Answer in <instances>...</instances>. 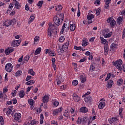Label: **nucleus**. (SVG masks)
<instances>
[{
  "label": "nucleus",
  "instance_id": "obj_1",
  "mask_svg": "<svg viewBox=\"0 0 125 125\" xmlns=\"http://www.w3.org/2000/svg\"><path fill=\"white\" fill-rule=\"evenodd\" d=\"M60 19L61 22L63 21L64 14H60L56 16L53 18V21L55 24L53 25H50L48 28V36L50 38H51L53 36V33H57L58 30V26L60 25Z\"/></svg>",
  "mask_w": 125,
  "mask_h": 125
},
{
  "label": "nucleus",
  "instance_id": "obj_2",
  "mask_svg": "<svg viewBox=\"0 0 125 125\" xmlns=\"http://www.w3.org/2000/svg\"><path fill=\"white\" fill-rule=\"evenodd\" d=\"M122 63L123 61H122V60H119L118 61L115 62L113 65L116 66V68L119 70V71H122L123 70V67H122Z\"/></svg>",
  "mask_w": 125,
  "mask_h": 125
},
{
  "label": "nucleus",
  "instance_id": "obj_3",
  "mask_svg": "<svg viewBox=\"0 0 125 125\" xmlns=\"http://www.w3.org/2000/svg\"><path fill=\"white\" fill-rule=\"evenodd\" d=\"M5 69L6 72H8V73H10L12 72V70H13V65H12L11 63H8L5 65Z\"/></svg>",
  "mask_w": 125,
  "mask_h": 125
},
{
  "label": "nucleus",
  "instance_id": "obj_4",
  "mask_svg": "<svg viewBox=\"0 0 125 125\" xmlns=\"http://www.w3.org/2000/svg\"><path fill=\"white\" fill-rule=\"evenodd\" d=\"M45 54H49V56L54 57L56 56V53L55 51H53L50 49H46L45 50Z\"/></svg>",
  "mask_w": 125,
  "mask_h": 125
},
{
  "label": "nucleus",
  "instance_id": "obj_5",
  "mask_svg": "<svg viewBox=\"0 0 125 125\" xmlns=\"http://www.w3.org/2000/svg\"><path fill=\"white\" fill-rule=\"evenodd\" d=\"M21 43V40H14L11 43V46L14 47H17V46H19L20 45V43Z\"/></svg>",
  "mask_w": 125,
  "mask_h": 125
},
{
  "label": "nucleus",
  "instance_id": "obj_6",
  "mask_svg": "<svg viewBox=\"0 0 125 125\" xmlns=\"http://www.w3.org/2000/svg\"><path fill=\"white\" fill-rule=\"evenodd\" d=\"M107 22L109 23L111 27H113L116 24V21H115V20L113 18H109L107 19Z\"/></svg>",
  "mask_w": 125,
  "mask_h": 125
},
{
  "label": "nucleus",
  "instance_id": "obj_7",
  "mask_svg": "<svg viewBox=\"0 0 125 125\" xmlns=\"http://www.w3.org/2000/svg\"><path fill=\"white\" fill-rule=\"evenodd\" d=\"M94 18V15L93 14H88L87 16V19L88 20V23L89 24H92L93 21H92V19Z\"/></svg>",
  "mask_w": 125,
  "mask_h": 125
},
{
  "label": "nucleus",
  "instance_id": "obj_8",
  "mask_svg": "<svg viewBox=\"0 0 125 125\" xmlns=\"http://www.w3.org/2000/svg\"><path fill=\"white\" fill-rule=\"evenodd\" d=\"M63 110L62 107L59 108L58 109H55L53 112V116H57L59 113H61Z\"/></svg>",
  "mask_w": 125,
  "mask_h": 125
},
{
  "label": "nucleus",
  "instance_id": "obj_9",
  "mask_svg": "<svg viewBox=\"0 0 125 125\" xmlns=\"http://www.w3.org/2000/svg\"><path fill=\"white\" fill-rule=\"evenodd\" d=\"M72 97L75 102H79L81 101V97H80L78 95L76 94H73L72 95Z\"/></svg>",
  "mask_w": 125,
  "mask_h": 125
},
{
  "label": "nucleus",
  "instance_id": "obj_10",
  "mask_svg": "<svg viewBox=\"0 0 125 125\" xmlns=\"http://www.w3.org/2000/svg\"><path fill=\"white\" fill-rule=\"evenodd\" d=\"M80 112L83 113V114H85L88 112V108L85 106H83L80 108Z\"/></svg>",
  "mask_w": 125,
  "mask_h": 125
},
{
  "label": "nucleus",
  "instance_id": "obj_11",
  "mask_svg": "<svg viewBox=\"0 0 125 125\" xmlns=\"http://www.w3.org/2000/svg\"><path fill=\"white\" fill-rule=\"evenodd\" d=\"M104 55H108V54L109 53V46H108L107 44H105L104 45Z\"/></svg>",
  "mask_w": 125,
  "mask_h": 125
},
{
  "label": "nucleus",
  "instance_id": "obj_12",
  "mask_svg": "<svg viewBox=\"0 0 125 125\" xmlns=\"http://www.w3.org/2000/svg\"><path fill=\"white\" fill-rule=\"evenodd\" d=\"M13 51H14V49H13V48H8L5 50V54L6 55H9V54H10V53L12 52H13Z\"/></svg>",
  "mask_w": 125,
  "mask_h": 125
},
{
  "label": "nucleus",
  "instance_id": "obj_13",
  "mask_svg": "<svg viewBox=\"0 0 125 125\" xmlns=\"http://www.w3.org/2000/svg\"><path fill=\"white\" fill-rule=\"evenodd\" d=\"M14 119L15 121H19L20 119H21V114L19 113H16L14 115Z\"/></svg>",
  "mask_w": 125,
  "mask_h": 125
},
{
  "label": "nucleus",
  "instance_id": "obj_14",
  "mask_svg": "<svg viewBox=\"0 0 125 125\" xmlns=\"http://www.w3.org/2000/svg\"><path fill=\"white\" fill-rule=\"evenodd\" d=\"M84 101H85L86 103H90V102L92 101V98L88 96H85L84 98Z\"/></svg>",
  "mask_w": 125,
  "mask_h": 125
},
{
  "label": "nucleus",
  "instance_id": "obj_15",
  "mask_svg": "<svg viewBox=\"0 0 125 125\" xmlns=\"http://www.w3.org/2000/svg\"><path fill=\"white\" fill-rule=\"evenodd\" d=\"M63 116L65 118L69 119V117H70V111H68V110L65 109L63 112Z\"/></svg>",
  "mask_w": 125,
  "mask_h": 125
},
{
  "label": "nucleus",
  "instance_id": "obj_16",
  "mask_svg": "<svg viewBox=\"0 0 125 125\" xmlns=\"http://www.w3.org/2000/svg\"><path fill=\"white\" fill-rule=\"evenodd\" d=\"M49 101V96L47 95H45L43 98H42V102L43 103H47Z\"/></svg>",
  "mask_w": 125,
  "mask_h": 125
},
{
  "label": "nucleus",
  "instance_id": "obj_17",
  "mask_svg": "<svg viewBox=\"0 0 125 125\" xmlns=\"http://www.w3.org/2000/svg\"><path fill=\"white\" fill-rule=\"evenodd\" d=\"M13 1L14 3H15V8L19 9V8H20V3H19V2L17 1L16 0H13Z\"/></svg>",
  "mask_w": 125,
  "mask_h": 125
},
{
  "label": "nucleus",
  "instance_id": "obj_18",
  "mask_svg": "<svg viewBox=\"0 0 125 125\" xmlns=\"http://www.w3.org/2000/svg\"><path fill=\"white\" fill-rule=\"evenodd\" d=\"M79 78L82 83H85V82H86V78L85 77V76L83 75H80Z\"/></svg>",
  "mask_w": 125,
  "mask_h": 125
},
{
  "label": "nucleus",
  "instance_id": "obj_19",
  "mask_svg": "<svg viewBox=\"0 0 125 125\" xmlns=\"http://www.w3.org/2000/svg\"><path fill=\"white\" fill-rule=\"evenodd\" d=\"M105 105V102H101L98 105L99 109H103Z\"/></svg>",
  "mask_w": 125,
  "mask_h": 125
},
{
  "label": "nucleus",
  "instance_id": "obj_20",
  "mask_svg": "<svg viewBox=\"0 0 125 125\" xmlns=\"http://www.w3.org/2000/svg\"><path fill=\"white\" fill-rule=\"evenodd\" d=\"M19 95L20 98H24V96H25V91L24 90H21L19 93Z\"/></svg>",
  "mask_w": 125,
  "mask_h": 125
},
{
  "label": "nucleus",
  "instance_id": "obj_21",
  "mask_svg": "<svg viewBox=\"0 0 125 125\" xmlns=\"http://www.w3.org/2000/svg\"><path fill=\"white\" fill-rule=\"evenodd\" d=\"M69 29L71 32H74L76 30V24L75 23L70 24Z\"/></svg>",
  "mask_w": 125,
  "mask_h": 125
},
{
  "label": "nucleus",
  "instance_id": "obj_22",
  "mask_svg": "<svg viewBox=\"0 0 125 125\" xmlns=\"http://www.w3.org/2000/svg\"><path fill=\"white\" fill-rule=\"evenodd\" d=\"M12 108H13V106H9L7 109V111H6V115H8L10 114L11 113V112H12Z\"/></svg>",
  "mask_w": 125,
  "mask_h": 125
},
{
  "label": "nucleus",
  "instance_id": "obj_23",
  "mask_svg": "<svg viewBox=\"0 0 125 125\" xmlns=\"http://www.w3.org/2000/svg\"><path fill=\"white\" fill-rule=\"evenodd\" d=\"M117 47H118V44L115 43H112L110 45V50H113L115 48H117Z\"/></svg>",
  "mask_w": 125,
  "mask_h": 125
},
{
  "label": "nucleus",
  "instance_id": "obj_24",
  "mask_svg": "<svg viewBox=\"0 0 125 125\" xmlns=\"http://www.w3.org/2000/svg\"><path fill=\"white\" fill-rule=\"evenodd\" d=\"M3 25L6 27H8L11 25V21L10 20H7L3 23Z\"/></svg>",
  "mask_w": 125,
  "mask_h": 125
},
{
  "label": "nucleus",
  "instance_id": "obj_25",
  "mask_svg": "<svg viewBox=\"0 0 125 125\" xmlns=\"http://www.w3.org/2000/svg\"><path fill=\"white\" fill-rule=\"evenodd\" d=\"M114 83V82L112 80L109 81L107 83V86L108 88H111L112 87V85H113V84Z\"/></svg>",
  "mask_w": 125,
  "mask_h": 125
},
{
  "label": "nucleus",
  "instance_id": "obj_26",
  "mask_svg": "<svg viewBox=\"0 0 125 125\" xmlns=\"http://www.w3.org/2000/svg\"><path fill=\"white\" fill-rule=\"evenodd\" d=\"M55 8L57 11H61L62 10V6L61 5H58L55 6Z\"/></svg>",
  "mask_w": 125,
  "mask_h": 125
},
{
  "label": "nucleus",
  "instance_id": "obj_27",
  "mask_svg": "<svg viewBox=\"0 0 125 125\" xmlns=\"http://www.w3.org/2000/svg\"><path fill=\"white\" fill-rule=\"evenodd\" d=\"M65 29H69V25L65 24V23H63L62 28V31L61 32H62L63 33V32H64Z\"/></svg>",
  "mask_w": 125,
  "mask_h": 125
},
{
  "label": "nucleus",
  "instance_id": "obj_28",
  "mask_svg": "<svg viewBox=\"0 0 125 125\" xmlns=\"http://www.w3.org/2000/svg\"><path fill=\"white\" fill-rule=\"evenodd\" d=\"M41 51H42V48H41V47L38 48L36 50V51L34 53L35 55H38V54H40L41 53Z\"/></svg>",
  "mask_w": 125,
  "mask_h": 125
},
{
  "label": "nucleus",
  "instance_id": "obj_29",
  "mask_svg": "<svg viewBox=\"0 0 125 125\" xmlns=\"http://www.w3.org/2000/svg\"><path fill=\"white\" fill-rule=\"evenodd\" d=\"M101 40V43L103 44H107L106 42H107V40L104 39L103 37H100Z\"/></svg>",
  "mask_w": 125,
  "mask_h": 125
},
{
  "label": "nucleus",
  "instance_id": "obj_30",
  "mask_svg": "<svg viewBox=\"0 0 125 125\" xmlns=\"http://www.w3.org/2000/svg\"><path fill=\"white\" fill-rule=\"evenodd\" d=\"M28 74H30L31 76H35L36 74V73L34 71V70L33 69H30L28 70Z\"/></svg>",
  "mask_w": 125,
  "mask_h": 125
},
{
  "label": "nucleus",
  "instance_id": "obj_31",
  "mask_svg": "<svg viewBox=\"0 0 125 125\" xmlns=\"http://www.w3.org/2000/svg\"><path fill=\"white\" fill-rule=\"evenodd\" d=\"M34 83H35V81L34 80H30L25 83L27 85H32V84H34Z\"/></svg>",
  "mask_w": 125,
  "mask_h": 125
},
{
  "label": "nucleus",
  "instance_id": "obj_32",
  "mask_svg": "<svg viewBox=\"0 0 125 125\" xmlns=\"http://www.w3.org/2000/svg\"><path fill=\"white\" fill-rule=\"evenodd\" d=\"M40 42V36H36L34 38V43H38Z\"/></svg>",
  "mask_w": 125,
  "mask_h": 125
},
{
  "label": "nucleus",
  "instance_id": "obj_33",
  "mask_svg": "<svg viewBox=\"0 0 125 125\" xmlns=\"http://www.w3.org/2000/svg\"><path fill=\"white\" fill-rule=\"evenodd\" d=\"M89 70L91 72H93V71H95V66H94V65H93V64H91L90 65Z\"/></svg>",
  "mask_w": 125,
  "mask_h": 125
},
{
  "label": "nucleus",
  "instance_id": "obj_34",
  "mask_svg": "<svg viewBox=\"0 0 125 125\" xmlns=\"http://www.w3.org/2000/svg\"><path fill=\"white\" fill-rule=\"evenodd\" d=\"M112 34L113 33H112V32H109L108 34L104 35V37L105 38V39H108V38H110Z\"/></svg>",
  "mask_w": 125,
  "mask_h": 125
},
{
  "label": "nucleus",
  "instance_id": "obj_35",
  "mask_svg": "<svg viewBox=\"0 0 125 125\" xmlns=\"http://www.w3.org/2000/svg\"><path fill=\"white\" fill-rule=\"evenodd\" d=\"M43 4V0H40L38 2L37 5L39 7H42V6Z\"/></svg>",
  "mask_w": 125,
  "mask_h": 125
},
{
  "label": "nucleus",
  "instance_id": "obj_36",
  "mask_svg": "<svg viewBox=\"0 0 125 125\" xmlns=\"http://www.w3.org/2000/svg\"><path fill=\"white\" fill-rule=\"evenodd\" d=\"M117 22L118 24H121L123 22V18L119 17L117 20Z\"/></svg>",
  "mask_w": 125,
  "mask_h": 125
},
{
  "label": "nucleus",
  "instance_id": "obj_37",
  "mask_svg": "<svg viewBox=\"0 0 125 125\" xmlns=\"http://www.w3.org/2000/svg\"><path fill=\"white\" fill-rule=\"evenodd\" d=\"M72 85H74V86H76V85H78L79 84V82L78 80H73L72 82Z\"/></svg>",
  "mask_w": 125,
  "mask_h": 125
},
{
  "label": "nucleus",
  "instance_id": "obj_38",
  "mask_svg": "<svg viewBox=\"0 0 125 125\" xmlns=\"http://www.w3.org/2000/svg\"><path fill=\"white\" fill-rule=\"evenodd\" d=\"M28 103L30 105H34V104H35V101L30 99L28 100Z\"/></svg>",
  "mask_w": 125,
  "mask_h": 125
},
{
  "label": "nucleus",
  "instance_id": "obj_39",
  "mask_svg": "<svg viewBox=\"0 0 125 125\" xmlns=\"http://www.w3.org/2000/svg\"><path fill=\"white\" fill-rule=\"evenodd\" d=\"M60 42H63L65 41V37L64 36H62L60 37L59 40Z\"/></svg>",
  "mask_w": 125,
  "mask_h": 125
},
{
  "label": "nucleus",
  "instance_id": "obj_40",
  "mask_svg": "<svg viewBox=\"0 0 125 125\" xmlns=\"http://www.w3.org/2000/svg\"><path fill=\"white\" fill-rule=\"evenodd\" d=\"M33 20H35V17L34 16H30V18L28 20V23L33 22Z\"/></svg>",
  "mask_w": 125,
  "mask_h": 125
},
{
  "label": "nucleus",
  "instance_id": "obj_41",
  "mask_svg": "<svg viewBox=\"0 0 125 125\" xmlns=\"http://www.w3.org/2000/svg\"><path fill=\"white\" fill-rule=\"evenodd\" d=\"M0 123L1 125H4V120H3V117L1 116H0Z\"/></svg>",
  "mask_w": 125,
  "mask_h": 125
},
{
  "label": "nucleus",
  "instance_id": "obj_42",
  "mask_svg": "<svg viewBox=\"0 0 125 125\" xmlns=\"http://www.w3.org/2000/svg\"><path fill=\"white\" fill-rule=\"evenodd\" d=\"M96 13L97 16H98V15H100V13L101 12V8H98L97 10H96Z\"/></svg>",
  "mask_w": 125,
  "mask_h": 125
},
{
  "label": "nucleus",
  "instance_id": "obj_43",
  "mask_svg": "<svg viewBox=\"0 0 125 125\" xmlns=\"http://www.w3.org/2000/svg\"><path fill=\"white\" fill-rule=\"evenodd\" d=\"M30 55H27L24 58L25 61H26V62H28V61H29V60H30Z\"/></svg>",
  "mask_w": 125,
  "mask_h": 125
},
{
  "label": "nucleus",
  "instance_id": "obj_44",
  "mask_svg": "<svg viewBox=\"0 0 125 125\" xmlns=\"http://www.w3.org/2000/svg\"><path fill=\"white\" fill-rule=\"evenodd\" d=\"M21 74H22V71L20 70H18V71L16 72L15 73L16 77H19L21 75Z\"/></svg>",
  "mask_w": 125,
  "mask_h": 125
},
{
  "label": "nucleus",
  "instance_id": "obj_45",
  "mask_svg": "<svg viewBox=\"0 0 125 125\" xmlns=\"http://www.w3.org/2000/svg\"><path fill=\"white\" fill-rule=\"evenodd\" d=\"M109 32H110V30H109V29H105V30H104L103 31L104 37V36H105L106 35H107V34L109 33Z\"/></svg>",
  "mask_w": 125,
  "mask_h": 125
},
{
  "label": "nucleus",
  "instance_id": "obj_46",
  "mask_svg": "<svg viewBox=\"0 0 125 125\" xmlns=\"http://www.w3.org/2000/svg\"><path fill=\"white\" fill-rule=\"evenodd\" d=\"M36 124H39V122H38L37 121H36V120H33L30 123L31 125H35Z\"/></svg>",
  "mask_w": 125,
  "mask_h": 125
},
{
  "label": "nucleus",
  "instance_id": "obj_47",
  "mask_svg": "<svg viewBox=\"0 0 125 125\" xmlns=\"http://www.w3.org/2000/svg\"><path fill=\"white\" fill-rule=\"evenodd\" d=\"M82 122L83 121H82V118L78 117V120L77 121V124H78V125H80L82 124Z\"/></svg>",
  "mask_w": 125,
  "mask_h": 125
},
{
  "label": "nucleus",
  "instance_id": "obj_48",
  "mask_svg": "<svg viewBox=\"0 0 125 125\" xmlns=\"http://www.w3.org/2000/svg\"><path fill=\"white\" fill-rule=\"evenodd\" d=\"M16 93H17V91L16 90H14L12 91L11 94L13 97L16 96Z\"/></svg>",
  "mask_w": 125,
  "mask_h": 125
},
{
  "label": "nucleus",
  "instance_id": "obj_49",
  "mask_svg": "<svg viewBox=\"0 0 125 125\" xmlns=\"http://www.w3.org/2000/svg\"><path fill=\"white\" fill-rule=\"evenodd\" d=\"M14 5L12 3H10L9 6V9H8L7 10V12H8V11H10V10H11V9H12V8H13Z\"/></svg>",
  "mask_w": 125,
  "mask_h": 125
},
{
  "label": "nucleus",
  "instance_id": "obj_50",
  "mask_svg": "<svg viewBox=\"0 0 125 125\" xmlns=\"http://www.w3.org/2000/svg\"><path fill=\"white\" fill-rule=\"evenodd\" d=\"M110 78H111V73H108L107 74V77L105 79V81L107 82V81H108Z\"/></svg>",
  "mask_w": 125,
  "mask_h": 125
},
{
  "label": "nucleus",
  "instance_id": "obj_51",
  "mask_svg": "<svg viewBox=\"0 0 125 125\" xmlns=\"http://www.w3.org/2000/svg\"><path fill=\"white\" fill-rule=\"evenodd\" d=\"M117 83L118 85H121L123 83V79H119L117 82Z\"/></svg>",
  "mask_w": 125,
  "mask_h": 125
},
{
  "label": "nucleus",
  "instance_id": "obj_52",
  "mask_svg": "<svg viewBox=\"0 0 125 125\" xmlns=\"http://www.w3.org/2000/svg\"><path fill=\"white\" fill-rule=\"evenodd\" d=\"M11 21V25H14V24H16V20L13 19L10 20Z\"/></svg>",
  "mask_w": 125,
  "mask_h": 125
},
{
  "label": "nucleus",
  "instance_id": "obj_53",
  "mask_svg": "<svg viewBox=\"0 0 125 125\" xmlns=\"http://www.w3.org/2000/svg\"><path fill=\"white\" fill-rule=\"evenodd\" d=\"M52 66L54 71H56L57 68L56 67V64H55V62L52 63Z\"/></svg>",
  "mask_w": 125,
  "mask_h": 125
},
{
  "label": "nucleus",
  "instance_id": "obj_54",
  "mask_svg": "<svg viewBox=\"0 0 125 125\" xmlns=\"http://www.w3.org/2000/svg\"><path fill=\"white\" fill-rule=\"evenodd\" d=\"M86 45H87V42L83 41V42H82V46H86Z\"/></svg>",
  "mask_w": 125,
  "mask_h": 125
},
{
  "label": "nucleus",
  "instance_id": "obj_55",
  "mask_svg": "<svg viewBox=\"0 0 125 125\" xmlns=\"http://www.w3.org/2000/svg\"><path fill=\"white\" fill-rule=\"evenodd\" d=\"M108 122L109 124H113L114 123V120L113 119V118L108 119Z\"/></svg>",
  "mask_w": 125,
  "mask_h": 125
},
{
  "label": "nucleus",
  "instance_id": "obj_56",
  "mask_svg": "<svg viewBox=\"0 0 125 125\" xmlns=\"http://www.w3.org/2000/svg\"><path fill=\"white\" fill-rule=\"evenodd\" d=\"M74 49H76V50H81V49H82V47L81 46L78 47L77 46H75Z\"/></svg>",
  "mask_w": 125,
  "mask_h": 125
},
{
  "label": "nucleus",
  "instance_id": "obj_57",
  "mask_svg": "<svg viewBox=\"0 0 125 125\" xmlns=\"http://www.w3.org/2000/svg\"><path fill=\"white\" fill-rule=\"evenodd\" d=\"M31 79H32V76L28 75L27 76L25 80L26 81V82H28V81H30V80H31Z\"/></svg>",
  "mask_w": 125,
  "mask_h": 125
},
{
  "label": "nucleus",
  "instance_id": "obj_58",
  "mask_svg": "<svg viewBox=\"0 0 125 125\" xmlns=\"http://www.w3.org/2000/svg\"><path fill=\"white\" fill-rule=\"evenodd\" d=\"M53 105H55V107H57V106L59 105V102L55 101V102H54Z\"/></svg>",
  "mask_w": 125,
  "mask_h": 125
},
{
  "label": "nucleus",
  "instance_id": "obj_59",
  "mask_svg": "<svg viewBox=\"0 0 125 125\" xmlns=\"http://www.w3.org/2000/svg\"><path fill=\"white\" fill-rule=\"evenodd\" d=\"M62 48L64 49V50H65V51H67V49H68V47L64 45V44L62 46Z\"/></svg>",
  "mask_w": 125,
  "mask_h": 125
},
{
  "label": "nucleus",
  "instance_id": "obj_60",
  "mask_svg": "<svg viewBox=\"0 0 125 125\" xmlns=\"http://www.w3.org/2000/svg\"><path fill=\"white\" fill-rule=\"evenodd\" d=\"M94 4H98V5H99L101 3V2L98 0H96V1H94Z\"/></svg>",
  "mask_w": 125,
  "mask_h": 125
},
{
  "label": "nucleus",
  "instance_id": "obj_61",
  "mask_svg": "<svg viewBox=\"0 0 125 125\" xmlns=\"http://www.w3.org/2000/svg\"><path fill=\"white\" fill-rule=\"evenodd\" d=\"M13 101V104H16V103H17V100L16 99V98H14V99H13L12 101Z\"/></svg>",
  "mask_w": 125,
  "mask_h": 125
},
{
  "label": "nucleus",
  "instance_id": "obj_62",
  "mask_svg": "<svg viewBox=\"0 0 125 125\" xmlns=\"http://www.w3.org/2000/svg\"><path fill=\"white\" fill-rule=\"evenodd\" d=\"M8 91V89L6 88H3V93H6Z\"/></svg>",
  "mask_w": 125,
  "mask_h": 125
},
{
  "label": "nucleus",
  "instance_id": "obj_63",
  "mask_svg": "<svg viewBox=\"0 0 125 125\" xmlns=\"http://www.w3.org/2000/svg\"><path fill=\"white\" fill-rule=\"evenodd\" d=\"M109 4H110V3H105V5H104L105 8H106V9L109 8Z\"/></svg>",
  "mask_w": 125,
  "mask_h": 125
},
{
  "label": "nucleus",
  "instance_id": "obj_64",
  "mask_svg": "<svg viewBox=\"0 0 125 125\" xmlns=\"http://www.w3.org/2000/svg\"><path fill=\"white\" fill-rule=\"evenodd\" d=\"M121 15H125V9L123 10L122 11L120 12Z\"/></svg>",
  "mask_w": 125,
  "mask_h": 125
}]
</instances>
